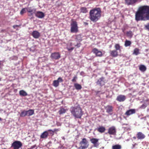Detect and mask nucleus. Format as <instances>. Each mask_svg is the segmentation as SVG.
Wrapping results in <instances>:
<instances>
[{
    "label": "nucleus",
    "mask_w": 149,
    "mask_h": 149,
    "mask_svg": "<svg viewBox=\"0 0 149 149\" xmlns=\"http://www.w3.org/2000/svg\"><path fill=\"white\" fill-rule=\"evenodd\" d=\"M137 21L149 20V6H143L140 7L135 14Z\"/></svg>",
    "instance_id": "obj_1"
},
{
    "label": "nucleus",
    "mask_w": 149,
    "mask_h": 149,
    "mask_svg": "<svg viewBox=\"0 0 149 149\" xmlns=\"http://www.w3.org/2000/svg\"><path fill=\"white\" fill-rule=\"evenodd\" d=\"M101 10L100 8H96L90 10L89 18L92 22H96L101 16Z\"/></svg>",
    "instance_id": "obj_2"
},
{
    "label": "nucleus",
    "mask_w": 149,
    "mask_h": 149,
    "mask_svg": "<svg viewBox=\"0 0 149 149\" xmlns=\"http://www.w3.org/2000/svg\"><path fill=\"white\" fill-rule=\"evenodd\" d=\"M70 111L75 118H80L83 115L81 109L79 106L72 107L70 109Z\"/></svg>",
    "instance_id": "obj_3"
},
{
    "label": "nucleus",
    "mask_w": 149,
    "mask_h": 149,
    "mask_svg": "<svg viewBox=\"0 0 149 149\" xmlns=\"http://www.w3.org/2000/svg\"><path fill=\"white\" fill-rule=\"evenodd\" d=\"M71 32L72 33H77L78 31V26L77 22L72 21L71 24Z\"/></svg>",
    "instance_id": "obj_4"
},
{
    "label": "nucleus",
    "mask_w": 149,
    "mask_h": 149,
    "mask_svg": "<svg viewBox=\"0 0 149 149\" xmlns=\"http://www.w3.org/2000/svg\"><path fill=\"white\" fill-rule=\"evenodd\" d=\"M80 147L78 148L79 149H86L89 146L88 142L85 138L83 139L79 143Z\"/></svg>",
    "instance_id": "obj_5"
},
{
    "label": "nucleus",
    "mask_w": 149,
    "mask_h": 149,
    "mask_svg": "<svg viewBox=\"0 0 149 149\" xmlns=\"http://www.w3.org/2000/svg\"><path fill=\"white\" fill-rule=\"evenodd\" d=\"M22 146V144L20 141H15L12 144V147L14 149H19Z\"/></svg>",
    "instance_id": "obj_6"
},
{
    "label": "nucleus",
    "mask_w": 149,
    "mask_h": 149,
    "mask_svg": "<svg viewBox=\"0 0 149 149\" xmlns=\"http://www.w3.org/2000/svg\"><path fill=\"white\" fill-rule=\"evenodd\" d=\"M51 57L52 59L58 60L60 58L61 55L58 52L53 53L52 54Z\"/></svg>",
    "instance_id": "obj_7"
},
{
    "label": "nucleus",
    "mask_w": 149,
    "mask_h": 149,
    "mask_svg": "<svg viewBox=\"0 0 149 149\" xmlns=\"http://www.w3.org/2000/svg\"><path fill=\"white\" fill-rule=\"evenodd\" d=\"M92 52L95 54L96 56L101 57L102 56V52L96 48L93 49Z\"/></svg>",
    "instance_id": "obj_8"
},
{
    "label": "nucleus",
    "mask_w": 149,
    "mask_h": 149,
    "mask_svg": "<svg viewBox=\"0 0 149 149\" xmlns=\"http://www.w3.org/2000/svg\"><path fill=\"white\" fill-rule=\"evenodd\" d=\"M108 133L110 134L115 135L116 133V130L115 127L112 126L110 127L108 130Z\"/></svg>",
    "instance_id": "obj_9"
},
{
    "label": "nucleus",
    "mask_w": 149,
    "mask_h": 149,
    "mask_svg": "<svg viewBox=\"0 0 149 149\" xmlns=\"http://www.w3.org/2000/svg\"><path fill=\"white\" fill-rule=\"evenodd\" d=\"M52 131L51 130H49L47 131H45L42 133L40 135V138L42 139H45L47 138L49 135V132Z\"/></svg>",
    "instance_id": "obj_10"
},
{
    "label": "nucleus",
    "mask_w": 149,
    "mask_h": 149,
    "mask_svg": "<svg viewBox=\"0 0 149 149\" xmlns=\"http://www.w3.org/2000/svg\"><path fill=\"white\" fill-rule=\"evenodd\" d=\"M105 83V81L103 77H102L99 79L96 82L97 84L100 86H103Z\"/></svg>",
    "instance_id": "obj_11"
},
{
    "label": "nucleus",
    "mask_w": 149,
    "mask_h": 149,
    "mask_svg": "<svg viewBox=\"0 0 149 149\" xmlns=\"http://www.w3.org/2000/svg\"><path fill=\"white\" fill-rule=\"evenodd\" d=\"M35 16L39 18H43L45 16V14L42 12L37 11L35 13Z\"/></svg>",
    "instance_id": "obj_12"
},
{
    "label": "nucleus",
    "mask_w": 149,
    "mask_h": 149,
    "mask_svg": "<svg viewBox=\"0 0 149 149\" xmlns=\"http://www.w3.org/2000/svg\"><path fill=\"white\" fill-rule=\"evenodd\" d=\"M106 111L110 115L112 113L113 107L110 105H107L105 107Z\"/></svg>",
    "instance_id": "obj_13"
},
{
    "label": "nucleus",
    "mask_w": 149,
    "mask_h": 149,
    "mask_svg": "<svg viewBox=\"0 0 149 149\" xmlns=\"http://www.w3.org/2000/svg\"><path fill=\"white\" fill-rule=\"evenodd\" d=\"M136 112V110L134 109H131L127 110L125 113V115L129 116L132 114H134Z\"/></svg>",
    "instance_id": "obj_14"
},
{
    "label": "nucleus",
    "mask_w": 149,
    "mask_h": 149,
    "mask_svg": "<svg viewBox=\"0 0 149 149\" xmlns=\"http://www.w3.org/2000/svg\"><path fill=\"white\" fill-rule=\"evenodd\" d=\"M125 99V96L123 95H120L118 96L116 98L117 100L120 102H123L124 101Z\"/></svg>",
    "instance_id": "obj_15"
},
{
    "label": "nucleus",
    "mask_w": 149,
    "mask_h": 149,
    "mask_svg": "<svg viewBox=\"0 0 149 149\" xmlns=\"http://www.w3.org/2000/svg\"><path fill=\"white\" fill-rule=\"evenodd\" d=\"M136 136L137 138L139 139H143L145 137V135L141 132H138Z\"/></svg>",
    "instance_id": "obj_16"
},
{
    "label": "nucleus",
    "mask_w": 149,
    "mask_h": 149,
    "mask_svg": "<svg viewBox=\"0 0 149 149\" xmlns=\"http://www.w3.org/2000/svg\"><path fill=\"white\" fill-rule=\"evenodd\" d=\"M91 142L94 144V147H97L98 146L99 144L97 143L98 141V139L93 138L90 139Z\"/></svg>",
    "instance_id": "obj_17"
},
{
    "label": "nucleus",
    "mask_w": 149,
    "mask_h": 149,
    "mask_svg": "<svg viewBox=\"0 0 149 149\" xmlns=\"http://www.w3.org/2000/svg\"><path fill=\"white\" fill-rule=\"evenodd\" d=\"M32 35L36 39L38 38L40 36V33L36 31H33L32 33Z\"/></svg>",
    "instance_id": "obj_18"
},
{
    "label": "nucleus",
    "mask_w": 149,
    "mask_h": 149,
    "mask_svg": "<svg viewBox=\"0 0 149 149\" xmlns=\"http://www.w3.org/2000/svg\"><path fill=\"white\" fill-rule=\"evenodd\" d=\"M137 1L136 0H125L126 3L128 5H133Z\"/></svg>",
    "instance_id": "obj_19"
},
{
    "label": "nucleus",
    "mask_w": 149,
    "mask_h": 149,
    "mask_svg": "<svg viewBox=\"0 0 149 149\" xmlns=\"http://www.w3.org/2000/svg\"><path fill=\"white\" fill-rule=\"evenodd\" d=\"M27 11L28 12L30 13L31 14H32L34 13L36 10L33 8H32V7H29L26 8Z\"/></svg>",
    "instance_id": "obj_20"
},
{
    "label": "nucleus",
    "mask_w": 149,
    "mask_h": 149,
    "mask_svg": "<svg viewBox=\"0 0 149 149\" xmlns=\"http://www.w3.org/2000/svg\"><path fill=\"white\" fill-rule=\"evenodd\" d=\"M72 46V43L70 42L68 44L67 47V49H68V51L70 52H71L74 49V47H70Z\"/></svg>",
    "instance_id": "obj_21"
},
{
    "label": "nucleus",
    "mask_w": 149,
    "mask_h": 149,
    "mask_svg": "<svg viewBox=\"0 0 149 149\" xmlns=\"http://www.w3.org/2000/svg\"><path fill=\"white\" fill-rule=\"evenodd\" d=\"M110 54L111 56L113 57H116L118 55V52L116 50H113L110 51Z\"/></svg>",
    "instance_id": "obj_22"
},
{
    "label": "nucleus",
    "mask_w": 149,
    "mask_h": 149,
    "mask_svg": "<svg viewBox=\"0 0 149 149\" xmlns=\"http://www.w3.org/2000/svg\"><path fill=\"white\" fill-rule=\"evenodd\" d=\"M19 95L21 96H25L27 95V93L23 90H20L19 91Z\"/></svg>",
    "instance_id": "obj_23"
},
{
    "label": "nucleus",
    "mask_w": 149,
    "mask_h": 149,
    "mask_svg": "<svg viewBox=\"0 0 149 149\" xmlns=\"http://www.w3.org/2000/svg\"><path fill=\"white\" fill-rule=\"evenodd\" d=\"M27 116H30L34 114V111L32 109H29L28 111H26Z\"/></svg>",
    "instance_id": "obj_24"
},
{
    "label": "nucleus",
    "mask_w": 149,
    "mask_h": 149,
    "mask_svg": "<svg viewBox=\"0 0 149 149\" xmlns=\"http://www.w3.org/2000/svg\"><path fill=\"white\" fill-rule=\"evenodd\" d=\"M97 130L99 132L102 133L105 131V128L103 126H100L97 128Z\"/></svg>",
    "instance_id": "obj_25"
},
{
    "label": "nucleus",
    "mask_w": 149,
    "mask_h": 149,
    "mask_svg": "<svg viewBox=\"0 0 149 149\" xmlns=\"http://www.w3.org/2000/svg\"><path fill=\"white\" fill-rule=\"evenodd\" d=\"M139 69L141 71L144 72L146 70V68L145 65H141L139 66Z\"/></svg>",
    "instance_id": "obj_26"
},
{
    "label": "nucleus",
    "mask_w": 149,
    "mask_h": 149,
    "mask_svg": "<svg viewBox=\"0 0 149 149\" xmlns=\"http://www.w3.org/2000/svg\"><path fill=\"white\" fill-rule=\"evenodd\" d=\"M74 86L76 89L77 90H80L82 88L81 85L77 83L74 84Z\"/></svg>",
    "instance_id": "obj_27"
},
{
    "label": "nucleus",
    "mask_w": 149,
    "mask_h": 149,
    "mask_svg": "<svg viewBox=\"0 0 149 149\" xmlns=\"http://www.w3.org/2000/svg\"><path fill=\"white\" fill-rule=\"evenodd\" d=\"M27 116L26 111V110H23L21 111L20 114V116L21 117H24Z\"/></svg>",
    "instance_id": "obj_28"
},
{
    "label": "nucleus",
    "mask_w": 149,
    "mask_h": 149,
    "mask_svg": "<svg viewBox=\"0 0 149 149\" xmlns=\"http://www.w3.org/2000/svg\"><path fill=\"white\" fill-rule=\"evenodd\" d=\"M139 54H140L139 50L137 48H135L134 50L133 54L136 55H137Z\"/></svg>",
    "instance_id": "obj_29"
},
{
    "label": "nucleus",
    "mask_w": 149,
    "mask_h": 149,
    "mask_svg": "<svg viewBox=\"0 0 149 149\" xmlns=\"http://www.w3.org/2000/svg\"><path fill=\"white\" fill-rule=\"evenodd\" d=\"M59 85V81L58 80H55L53 81V85L55 87H58Z\"/></svg>",
    "instance_id": "obj_30"
},
{
    "label": "nucleus",
    "mask_w": 149,
    "mask_h": 149,
    "mask_svg": "<svg viewBox=\"0 0 149 149\" xmlns=\"http://www.w3.org/2000/svg\"><path fill=\"white\" fill-rule=\"evenodd\" d=\"M115 47L116 49V50H119L120 52L121 51V47L120 46L119 44H116L115 45Z\"/></svg>",
    "instance_id": "obj_31"
},
{
    "label": "nucleus",
    "mask_w": 149,
    "mask_h": 149,
    "mask_svg": "<svg viewBox=\"0 0 149 149\" xmlns=\"http://www.w3.org/2000/svg\"><path fill=\"white\" fill-rule=\"evenodd\" d=\"M131 44V42L130 41L126 40L125 41V47L130 46Z\"/></svg>",
    "instance_id": "obj_32"
},
{
    "label": "nucleus",
    "mask_w": 149,
    "mask_h": 149,
    "mask_svg": "<svg viewBox=\"0 0 149 149\" xmlns=\"http://www.w3.org/2000/svg\"><path fill=\"white\" fill-rule=\"evenodd\" d=\"M81 12L83 13H86L88 12L87 8L85 7H82L80 9Z\"/></svg>",
    "instance_id": "obj_33"
},
{
    "label": "nucleus",
    "mask_w": 149,
    "mask_h": 149,
    "mask_svg": "<svg viewBox=\"0 0 149 149\" xmlns=\"http://www.w3.org/2000/svg\"><path fill=\"white\" fill-rule=\"evenodd\" d=\"M66 110L63 108H61L58 111L59 114L61 115L65 113Z\"/></svg>",
    "instance_id": "obj_34"
},
{
    "label": "nucleus",
    "mask_w": 149,
    "mask_h": 149,
    "mask_svg": "<svg viewBox=\"0 0 149 149\" xmlns=\"http://www.w3.org/2000/svg\"><path fill=\"white\" fill-rule=\"evenodd\" d=\"M121 146L119 145H116L112 146V149H121Z\"/></svg>",
    "instance_id": "obj_35"
},
{
    "label": "nucleus",
    "mask_w": 149,
    "mask_h": 149,
    "mask_svg": "<svg viewBox=\"0 0 149 149\" xmlns=\"http://www.w3.org/2000/svg\"><path fill=\"white\" fill-rule=\"evenodd\" d=\"M126 34L128 37H132L133 35V33L132 31H131L127 32Z\"/></svg>",
    "instance_id": "obj_36"
},
{
    "label": "nucleus",
    "mask_w": 149,
    "mask_h": 149,
    "mask_svg": "<svg viewBox=\"0 0 149 149\" xmlns=\"http://www.w3.org/2000/svg\"><path fill=\"white\" fill-rule=\"evenodd\" d=\"M27 11L26 8H23L21 11L20 14L21 15H22L23 14L25 13Z\"/></svg>",
    "instance_id": "obj_37"
},
{
    "label": "nucleus",
    "mask_w": 149,
    "mask_h": 149,
    "mask_svg": "<svg viewBox=\"0 0 149 149\" xmlns=\"http://www.w3.org/2000/svg\"><path fill=\"white\" fill-rule=\"evenodd\" d=\"M76 39L77 40L79 41L82 40V39L81 36L79 35L76 36Z\"/></svg>",
    "instance_id": "obj_38"
},
{
    "label": "nucleus",
    "mask_w": 149,
    "mask_h": 149,
    "mask_svg": "<svg viewBox=\"0 0 149 149\" xmlns=\"http://www.w3.org/2000/svg\"><path fill=\"white\" fill-rule=\"evenodd\" d=\"M146 107V104H143L140 107V108L141 109H144Z\"/></svg>",
    "instance_id": "obj_39"
},
{
    "label": "nucleus",
    "mask_w": 149,
    "mask_h": 149,
    "mask_svg": "<svg viewBox=\"0 0 149 149\" xmlns=\"http://www.w3.org/2000/svg\"><path fill=\"white\" fill-rule=\"evenodd\" d=\"M58 81H59V82H62L63 81V80L61 77H59L57 80Z\"/></svg>",
    "instance_id": "obj_40"
},
{
    "label": "nucleus",
    "mask_w": 149,
    "mask_h": 149,
    "mask_svg": "<svg viewBox=\"0 0 149 149\" xmlns=\"http://www.w3.org/2000/svg\"><path fill=\"white\" fill-rule=\"evenodd\" d=\"M77 77L76 76L74 77L73 79H72V81L73 82H74L76 81V79H77Z\"/></svg>",
    "instance_id": "obj_41"
},
{
    "label": "nucleus",
    "mask_w": 149,
    "mask_h": 149,
    "mask_svg": "<svg viewBox=\"0 0 149 149\" xmlns=\"http://www.w3.org/2000/svg\"><path fill=\"white\" fill-rule=\"evenodd\" d=\"M145 28L149 31V23L145 25Z\"/></svg>",
    "instance_id": "obj_42"
},
{
    "label": "nucleus",
    "mask_w": 149,
    "mask_h": 149,
    "mask_svg": "<svg viewBox=\"0 0 149 149\" xmlns=\"http://www.w3.org/2000/svg\"><path fill=\"white\" fill-rule=\"evenodd\" d=\"M80 44L79 43H78L77 44V45H75V46H76V47L77 46L78 47H80Z\"/></svg>",
    "instance_id": "obj_43"
},
{
    "label": "nucleus",
    "mask_w": 149,
    "mask_h": 149,
    "mask_svg": "<svg viewBox=\"0 0 149 149\" xmlns=\"http://www.w3.org/2000/svg\"><path fill=\"white\" fill-rule=\"evenodd\" d=\"M122 30L123 32L124 33V31H125V29H122Z\"/></svg>",
    "instance_id": "obj_44"
},
{
    "label": "nucleus",
    "mask_w": 149,
    "mask_h": 149,
    "mask_svg": "<svg viewBox=\"0 0 149 149\" xmlns=\"http://www.w3.org/2000/svg\"><path fill=\"white\" fill-rule=\"evenodd\" d=\"M137 145V144L136 143H135L134 145H133V147H134L136 145Z\"/></svg>",
    "instance_id": "obj_45"
},
{
    "label": "nucleus",
    "mask_w": 149,
    "mask_h": 149,
    "mask_svg": "<svg viewBox=\"0 0 149 149\" xmlns=\"http://www.w3.org/2000/svg\"><path fill=\"white\" fill-rule=\"evenodd\" d=\"M62 139H63V140H64L65 139V138H64V137H62Z\"/></svg>",
    "instance_id": "obj_46"
},
{
    "label": "nucleus",
    "mask_w": 149,
    "mask_h": 149,
    "mask_svg": "<svg viewBox=\"0 0 149 149\" xmlns=\"http://www.w3.org/2000/svg\"><path fill=\"white\" fill-rule=\"evenodd\" d=\"M133 138L134 139H136V137L135 136H134L133 137Z\"/></svg>",
    "instance_id": "obj_47"
},
{
    "label": "nucleus",
    "mask_w": 149,
    "mask_h": 149,
    "mask_svg": "<svg viewBox=\"0 0 149 149\" xmlns=\"http://www.w3.org/2000/svg\"><path fill=\"white\" fill-rule=\"evenodd\" d=\"M17 26V25L14 26H13V27H14V28H15V26Z\"/></svg>",
    "instance_id": "obj_48"
},
{
    "label": "nucleus",
    "mask_w": 149,
    "mask_h": 149,
    "mask_svg": "<svg viewBox=\"0 0 149 149\" xmlns=\"http://www.w3.org/2000/svg\"><path fill=\"white\" fill-rule=\"evenodd\" d=\"M100 92V91H97V93L98 94V93L99 92Z\"/></svg>",
    "instance_id": "obj_49"
},
{
    "label": "nucleus",
    "mask_w": 149,
    "mask_h": 149,
    "mask_svg": "<svg viewBox=\"0 0 149 149\" xmlns=\"http://www.w3.org/2000/svg\"><path fill=\"white\" fill-rule=\"evenodd\" d=\"M2 120L1 118H0V121H1Z\"/></svg>",
    "instance_id": "obj_50"
},
{
    "label": "nucleus",
    "mask_w": 149,
    "mask_h": 149,
    "mask_svg": "<svg viewBox=\"0 0 149 149\" xmlns=\"http://www.w3.org/2000/svg\"><path fill=\"white\" fill-rule=\"evenodd\" d=\"M1 78H0V81L1 80Z\"/></svg>",
    "instance_id": "obj_51"
},
{
    "label": "nucleus",
    "mask_w": 149,
    "mask_h": 149,
    "mask_svg": "<svg viewBox=\"0 0 149 149\" xmlns=\"http://www.w3.org/2000/svg\"><path fill=\"white\" fill-rule=\"evenodd\" d=\"M138 0H136V1H138Z\"/></svg>",
    "instance_id": "obj_52"
}]
</instances>
